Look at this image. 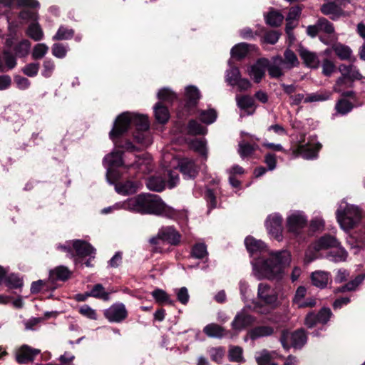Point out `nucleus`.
<instances>
[{
	"label": "nucleus",
	"mask_w": 365,
	"mask_h": 365,
	"mask_svg": "<svg viewBox=\"0 0 365 365\" xmlns=\"http://www.w3.org/2000/svg\"><path fill=\"white\" fill-rule=\"evenodd\" d=\"M130 127H135L133 135L135 142L143 147H148L153 143V138L149 131V121L147 116L136 113H123L116 118L113 129L109 133L110 139L116 147L125 151H135L137 148L128 140L118 139Z\"/></svg>",
	"instance_id": "f257e3e1"
},
{
	"label": "nucleus",
	"mask_w": 365,
	"mask_h": 365,
	"mask_svg": "<svg viewBox=\"0 0 365 365\" xmlns=\"http://www.w3.org/2000/svg\"><path fill=\"white\" fill-rule=\"evenodd\" d=\"M291 262L290 252L286 250L272 252L267 259L253 260L252 274L258 279L279 281L283 277L284 269Z\"/></svg>",
	"instance_id": "f03ea898"
},
{
	"label": "nucleus",
	"mask_w": 365,
	"mask_h": 365,
	"mask_svg": "<svg viewBox=\"0 0 365 365\" xmlns=\"http://www.w3.org/2000/svg\"><path fill=\"white\" fill-rule=\"evenodd\" d=\"M122 209L140 214H151L173 218L177 212L156 195L140 194L120 202Z\"/></svg>",
	"instance_id": "7ed1b4c3"
},
{
	"label": "nucleus",
	"mask_w": 365,
	"mask_h": 365,
	"mask_svg": "<svg viewBox=\"0 0 365 365\" xmlns=\"http://www.w3.org/2000/svg\"><path fill=\"white\" fill-rule=\"evenodd\" d=\"M336 219L343 229L353 228L361 220V214L359 207L353 205L341 203L336 212Z\"/></svg>",
	"instance_id": "20e7f679"
},
{
	"label": "nucleus",
	"mask_w": 365,
	"mask_h": 365,
	"mask_svg": "<svg viewBox=\"0 0 365 365\" xmlns=\"http://www.w3.org/2000/svg\"><path fill=\"white\" fill-rule=\"evenodd\" d=\"M280 342L284 349H289L291 346L301 348L307 341V336L302 329L290 333L288 330L282 331Z\"/></svg>",
	"instance_id": "39448f33"
},
{
	"label": "nucleus",
	"mask_w": 365,
	"mask_h": 365,
	"mask_svg": "<svg viewBox=\"0 0 365 365\" xmlns=\"http://www.w3.org/2000/svg\"><path fill=\"white\" fill-rule=\"evenodd\" d=\"M257 299L271 308H275L279 304L277 290L267 283L261 282L258 284Z\"/></svg>",
	"instance_id": "423d86ee"
},
{
	"label": "nucleus",
	"mask_w": 365,
	"mask_h": 365,
	"mask_svg": "<svg viewBox=\"0 0 365 365\" xmlns=\"http://www.w3.org/2000/svg\"><path fill=\"white\" fill-rule=\"evenodd\" d=\"M103 315L111 323H121L127 319L128 312L123 303L116 302L105 309Z\"/></svg>",
	"instance_id": "0eeeda50"
},
{
	"label": "nucleus",
	"mask_w": 365,
	"mask_h": 365,
	"mask_svg": "<svg viewBox=\"0 0 365 365\" xmlns=\"http://www.w3.org/2000/svg\"><path fill=\"white\" fill-rule=\"evenodd\" d=\"M266 228L274 239L280 242L282 240V217L274 213L267 217L265 222Z\"/></svg>",
	"instance_id": "6e6552de"
},
{
	"label": "nucleus",
	"mask_w": 365,
	"mask_h": 365,
	"mask_svg": "<svg viewBox=\"0 0 365 365\" xmlns=\"http://www.w3.org/2000/svg\"><path fill=\"white\" fill-rule=\"evenodd\" d=\"M307 223V217L302 212L296 211L287 218V227L289 232L299 235Z\"/></svg>",
	"instance_id": "1a4fd4ad"
},
{
	"label": "nucleus",
	"mask_w": 365,
	"mask_h": 365,
	"mask_svg": "<svg viewBox=\"0 0 365 365\" xmlns=\"http://www.w3.org/2000/svg\"><path fill=\"white\" fill-rule=\"evenodd\" d=\"M343 6L334 1H328L323 4L320 7L321 12L328 16L331 20L336 21L341 17H346L349 16V13L345 11Z\"/></svg>",
	"instance_id": "9d476101"
},
{
	"label": "nucleus",
	"mask_w": 365,
	"mask_h": 365,
	"mask_svg": "<svg viewBox=\"0 0 365 365\" xmlns=\"http://www.w3.org/2000/svg\"><path fill=\"white\" fill-rule=\"evenodd\" d=\"M40 353V349L24 344L16 349L15 359L19 364H27L34 361V358Z\"/></svg>",
	"instance_id": "9b49d317"
},
{
	"label": "nucleus",
	"mask_w": 365,
	"mask_h": 365,
	"mask_svg": "<svg viewBox=\"0 0 365 365\" xmlns=\"http://www.w3.org/2000/svg\"><path fill=\"white\" fill-rule=\"evenodd\" d=\"M104 161L108 164L109 168L107 170V179L110 183H113L110 181L113 176L115 175L113 170L115 168L125 166L123 163V153L120 151H115L104 158Z\"/></svg>",
	"instance_id": "f8f14e48"
},
{
	"label": "nucleus",
	"mask_w": 365,
	"mask_h": 365,
	"mask_svg": "<svg viewBox=\"0 0 365 365\" xmlns=\"http://www.w3.org/2000/svg\"><path fill=\"white\" fill-rule=\"evenodd\" d=\"M125 168H133L137 170L138 173L143 175L149 173L152 169V158L148 154L142 155H135V162L132 164L125 166Z\"/></svg>",
	"instance_id": "ddd939ff"
},
{
	"label": "nucleus",
	"mask_w": 365,
	"mask_h": 365,
	"mask_svg": "<svg viewBox=\"0 0 365 365\" xmlns=\"http://www.w3.org/2000/svg\"><path fill=\"white\" fill-rule=\"evenodd\" d=\"M275 356V353L269 352V351L264 349L259 352L255 358L258 365H277V364L274 362ZM296 358L289 356L284 365H296Z\"/></svg>",
	"instance_id": "4468645a"
},
{
	"label": "nucleus",
	"mask_w": 365,
	"mask_h": 365,
	"mask_svg": "<svg viewBox=\"0 0 365 365\" xmlns=\"http://www.w3.org/2000/svg\"><path fill=\"white\" fill-rule=\"evenodd\" d=\"M321 148L322 145L319 143L314 145L309 144L299 145L296 149L293 150V155L295 156L300 155L307 160L314 159L317 157Z\"/></svg>",
	"instance_id": "2eb2a0df"
},
{
	"label": "nucleus",
	"mask_w": 365,
	"mask_h": 365,
	"mask_svg": "<svg viewBox=\"0 0 365 365\" xmlns=\"http://www.w3.org/2000/svg\"><path fill=\"white\" fill-rule=\"evenodd\" d=\"M255 319L254 316L246 313L245 310H242L236 314L232 322V328L236 331H242L254 324Z\"/></svg>",
	"instance_id": "dca6fc26"
},
{
	"label": "nucleus",
	"mask_w": 365,
	"mask_h": 365,
	"mask_svg": "<svg viewBox=\"0 0 365 365\" xmlns=\"http://www.w3.org/2000/svg\"><path fill=\"white\" fill-rule=\"evenodd\" d=\"M178 167L185 179H193L198 174V167L195 161L191 159H181Z\"/></svg>",
	"instance_id": "f3484780"
},
{
	"label": "nucleus",
	"mask_w": 365,
	"mask_h": 365,
	"mask_svg": "<svg viewBox=\"0 0 365 365\" xmlns=\"http://www.w3.org/2000/svg\"><path fill=\"white\" fill-rule=\"evenodd\" d=\"M159 237L171 245H178L181 241V235L172 226L163 227L159 230Z\"/></svg>",
	"instance_id": "a211bd4d"
},
{
	"label": "nucleus",
	"mask_w": 365,
	"mask_h": 365,
	"mask_svg": "<svg viewBox=\"0 0 365 365\" xmlns=\"http://www.w3.org/2000/svg\"><path fill=\"white\" fill-rule=\"evenodd\" d=\"M268 60L266 58H259L257 62L250 66L248 69V73L253 81L258 83L265 75L266 68L267 67Z\"/></svg>",
	"instance_id": "6ab92c4d"
},
{
	"label": "nucleus",
	"mask_w": 365,
	"mask_h": 365,
	"mask_svg": "<svg viewBox=\"0 0 365 365\" xmlns=\"http://www.w3.org/2000/svg\"><path fill=\"white\" fill-rule=\"evenodd\" d=\"M115 180H117V178L114 175L110 181L115 185V191L123 195H132L136 192L140 186V183L131 180H127L124 182H115Z\"/></svg>",
	"instance_id": "aec40b11"
},
{
	"label": "nucleus",
	"mask_w": 365,
	"mask_h": 365,
	"mask_svg": "<svg viewBox=\"0 0 365 365\" xmlns=\"http://www.w3.org/2000/svg\"><path fill=\"white\" fill-rule=\"evenodd\" d=\"M331 50L338 58L341 61H349L351 62L356 61V58L353 56V51L349 46L336 42L331 45Z\"/></svg>",
	"instance_id": "412c9836"
},
{
	"label": "nucleus",
	"mask_w": 365,
	"mask_h": 365,
	"mask_svg": "<svg viewBox=\"0 0 365 365\" xmlns=\"http://www.w3.org/2000/svg\"><path fill=\"white\" fill-rule=\"evenodd\" d=\"M73 247L76 251V255L80 257H95L96 249L86 241L80 240H74L73 242Z\"/></svg>",
	"instance_id": "4be33fe9"
},
{
	"label": "nucleus",
	"mask_w": 365,
	"mask_h": 365,
	"mask_svg": "<svg viewBox=\"0 0 365 365\" xmlns=\"http://www.w3.org/2000/svg\"><path fill=\"white\" fill-rule=\"evenodd\" d=\"M299 54L306 66L314 69L319 67L320 61L316 53L312 52L304 47H300Z\"/></svg>",
	"instance_id": "5701e85b"
},
{
	"label": "nucleus",
	"mask_w": 365,
	"mask_h": 365,
	"mask_svg": "<svg viewBox=\"0 0 365 365\" xmlns=\"http://www.w3.org/2000/svg\"><path fill=\"white\" fill-rule=\"evenodd\" d=\"M6 45L12 46L14 54L19 58H24L28 56L31 49V42L27 39H23L16 43L11 45V41L7 40Z\"/></svg>",
	"instance_id": "b1692460"
},
{
	"label": "nucleus",
	"mask_w": 365,
	"mask_h": 365,
	"mask_svg": "<svg viewBox=\"0 0 365 365\" xmlns=\"http://www.w3.org/2000/svg\"><path fill=\"white\" fill-rule=\"evenodd\" d=\"M282 57L277 56L272 58V63H267V70L269 76L272 78H279L284 76Z\"/></svg>",
	"instance_id": "393cba45"
},
{
	"label": "nucleus",
	"mask_w": 365,
	"mask_h": 365,
	"mask_svg": "<svg viewBox=\"0 0 365 365\" xmlns=\"http://www.w3.org/2000/svg\"><path fill=\"white\" fill-rule=\"evenodd\" d=\"M338 69L342 76H346L351 81L361 80L363 78L359 69L353 64L346 65L342 63L339 66Z\"/></svg>",
	"instance_id": "a878e982"
},
{
	"label": "nucleus",
	"mask_w": 365,
	"mask_h": 365,
	"mask_svg": "<svg viewBox=\"0 0 365 365\" xmlns=\"http://www.w3.org/2000/svg\"><path fill=\"white\" fill-rule=\"evenodd\" d=\"M339 245L340 243L334 237L330 235H326L317 240L314 244V248L316 250H320L329 247H337Z\"/></svg>",
	"instance_id": "bb28decb"
},
{
	"label": "nucleus",
	"mask_w": 365,
	"mask_h": 365,
	"mask_svg": "<svg viewBox=\"0 0 365 365\" xmlns=\"http://www.w3.org/2000/svg\"><path fill=\"white\" fill-rule=\"evenodd\" d=\"M312 284L318 288L324 289L327 287L329 274L324 271H315L311 275Z\"/></svg>",
	"instance_id": "cd10ccee"
},
{
	"label": "nucleus",
	"mask_w": 365,
	"mask_h": 365,
	"mask_svg": "<svg viewBox=\"0 0 365 365\" xmlns=\"http://www.w3.org/2000/svg\"><path fill=\"white\" fill-rule=\"evenodd\" d=\"M299 61L297 55L292 50L287 48L284 53V58H282V65L285 70H291L292 68L298 66Z\"/></svg>",
	"instance_id": "c85d7f7f"
},
{
	"label": "nucleus",
	"mask_w": 365,
	"mask_h": 365,
	"mask_svg": "<svg viewBox=\"0 0 365 365\" xmlns=\"http://www.w3.org/2000/svg\"><path fill=\"white\" fill-rule=\"evenodd\" d=\"M274 329L270 326H258L249 331L251 339L255 340L260 337L269 336L273 334Z\"/></svg>",
	"instance_id": "c756f323"
},
{
	"label": "nucleus",
	"mask_w": 365,
	"mask_h": 365,
	"mask_svg": "<svg viewBox=\"0 0 365 365\" xmlns=\"http://www.w3.org/2000/svg\"><path fill=\"white\" fill-rule=\"evenodd\" d=\"M245 244L247 251L253 255L257 252H262L265 249V245L262 240H256L252 237H247Z\"/></svg>",
	"instance_id": "7c9ffc66"
},
{
	"label": "nucleus",
	"mask_w": 365,
	"mask_h": 365,
	"mask_svg": "<svg viewBox=\"0 0 365 365\" xmlns=\"http://www.w3.org/2000/svg\"><path fill=\"white\" fill-rule=\"evenodd\" d=\"M185 96L186 106L188 108L195 106L200 97L199 90L192 86H190L186 88Z\"/></svg>",
	"instance_id": "2f4dec72"
},
{
	"label": "nucleus",
	"mask_w": 365,
	"mask_h": 365,
	"mask_svg": "<svg viewBox=\"0 0 365 365\" xmlns=\"http://www.w3.org/2000/svg\"><path fill=\"white\" fill-rule=\"evenodd\" d=\"M347 256V252L339 245L335 250L329 251L326 257L331 262H341L346 261Z\"/></svg>",
	"instance_id": "473e14b6"
},
{
	"label": "nucleus",
	"mask_w": 365,
	"mask_h": 365,
	"mask_svg": "<svg viewBox=\"0 0 365 365\" xmlns=\"http://www.w3.org/2000/svg\"><path fill=\"white\" fill-rule=\"evenodd\" d=\"M154 113L156 120L161 124L167 123L170 118L168 108L160 102L154 106Z\"/></svg>",
	"instance_id": "72a5a7b5"
},
{
	"label": "nucleus",
	"mask_w": 365,
	"mask_h": 365,
	"mask_svg": "<svg viewBox=\"0 0 365 365\" xmlns=\"http://www.w3.org/2000/svg\"><path fill=\"white\" fill-rule=\"evenodd\" d=\"M204 333L211 338H222L225 335V329L217 324H209L203 329Z\"/></svg>",
	"instance_id": "f704fd0d"
},
{
	"label": "nucleus",
	"mask_w": 365,
	"mask_h": 365,
	"mask_svg": "<svg viewBox=\"0 0 365 365\" xmlns=\"http://www.w3.org/2000/svg\"><path fill=\"white\" fill-rule=\"evenodd\" d=\"M147 187L152 191L161 192L165 189V183L161 177H150L146 182Z\"/></svg>",
	"instance_id": "c9c22d12"
},
{
	"label": "nucleus",
	"mask_w": 365,
	"mask_h": 365,
	"mask_svg": "<svg viewBox=\"0 0 365 365\" xmlns=\"http://www.w3.org/2000/svg\"><path fill=\"white\" fill-rule=\"evenodd\" d=\"M283 19L284 16L280 12L274 10H271L265 16L266 23L272 27H277L280 26L283 21Z\"/></svg>",
	"instance_id": "e433bc0d"
},
{
	"label": "nucleus",
	"mask_w": 365,
	"mask_h": 365,
	"mask_svg": "<svg viewBox=\"0 0 365 365\" xmlns=\"http://www.w3.org/2000/svg\"><path fill=\"white\" fill-rule=\"evenodd\" d=\"M228 358L232 362H245L242 348L238 346H231L228 351Z\"/></svg>",
	"instance_id": "4c0bfd02"
},
{
	"label": "nucleus",
	"mask_w": 365,
	"mask_h": 365,
	"mask_svg": "<svg viewBox=\"0 0 365 365\" xmlns=\"http://www.w3.org/2000/svg\"><path fill=\"white\" fill-rule=\"evenodd\" d=\"M70 271L64 266H59L50 272V277L53 279L65 281L70 277Z\"/></svg>",
	"instance_id": "58836bf2"
},
{
	"label": "nucleus",
	"mask_w": 365,
	"mask_h": 365,
	"mask_svg": "<svg viewBox=\"0 0 365 365\" xmlns=\"http://www.w3.org/2000/svg\"><path fill=\"white\" fill-rule=\"evenodd\" d=\"M73 36L74 31L72 29L61 26L52 38L53 41L68 40L72 38Z\"/></svg>",
	"instance_id": "ea45409f"
},
{
	"label": "nucleus",
	"mask_w": 365,
	"mask_h": 365,
	"mask_svg": "<svg viewBox=\"0 0 365 365\" xmlns=\"http://www.w3.org/2000/svg\"><path fill=\"white\" fill-rule=\"evenodd\" d=\"M152 296L159 304L165 303L170 305L174 304V301L171 299L170 297L163 289H155L152 292Z\"/></svg>",
	"instance_id": "a19ab883"
},
{
	"label": "nucleus",
	"mask_w": 365,
	"mask_h": 365,
	"mask_svg": "<svg viewBox=\"0 0 365 365\" xmlns=\"http://www.w3.org/2000/svg\"><path fill=\"white\" fill-rule=\"evenodd\" d=\"M89 294L91 297L101 299L104 301H108L109 299V293L105 291V289L101 284H95L89 292Z\"/></svg>",
	"instance_id": "79ce46f5"
},
{
	"label": "nucleus",
	"mask_w": 365,
	"mask_h": 365,
	"mask_svg": "<svg viewBox=\"0 0 365 365\" xmlns=\"http://www.w3.org/2000/svg\"><path fill=\"white\" fill-rule=\"evenodd\" d=\"M249 45L246 43H240L237 45H235L232 49H231V55L233 58H236L237 59H242L243 58L247 53H248Z\"/></svg>",
	"instance_id": "37998d69"
},
{
	"label": "nucleus",
	"mask_w": 365,
	"mask_h": 365,
	"mask_svg": "<svg viewBox=\"0 0 365 365\" xmlns=\"http://www.w3.org/2000/svg\"><path fill=\"white\" fill-rule=\"evenodd\" d=\"M27 35L36 41H40L43 38V34L42 29L38 24H31L28 27Z\"/></svg>",
	"instance_id": "c03bdc74"
},
{
	"label": "nucleus",
	"mask_w": 365,
	"mask_h": 365,
	"mask_svg": "<svg viewBox=\"0 0 365 365\" xmlns=\"http://www.w3.org/2000/svg\"><path fill=\"white\" fill-rule=\"evenodd\" d=\"M208 255L207 246L204 243H197L193 245L191 256L195 259H203Z\"/></svg>",
	"instance_id": "a18cd8bd"
},
{
	"label": "nucleus",
	"mask_w": 365,
	"mask_h": 365,
	"mask_svg": "<svg viewBox=\"0 0 365 365\" xmlns=\"http://www.w3.org/2000/svg\"><path fill=\"white\" fill-rule=\"evenodd\" d=\"M241 78L239 68L235 66H230L226 72V81L231 86H235L236 82Z\"/></svg>",
	"instance_id": "49530a36"
},
{
	"label": "nucleus",
	"mask_w": 365,
	"mask_h": 365,
	"mask_svg": "<svg viewBox=\"0 0 365 365\" xmlns=\"http://www.w3.org/2000/svg\"><path fill=\"white\" fill-rule=\"evenodd\" d=\"M48 51V47L45 43H37L34 46L31 53L34 60L43 58Z\"/></svg>",
	"instance_id": "de8ad7c7"
},
{
	"label": "nucleus",
	"mask_w": 365,
	"mask_h": 365,
	"mask_svg": "<svg viewBox=\"0 0 365 365\" xmlns=\"http://www.w3.org/2000/svg\"><path fill=\"white\" fill-rule=\"evenodd\" d=\"M188 132L192 135H204L207 132L205 127L202 126L195 120H191L187 125Z\"/></svg>",
	"instance_id": "09e8293b"
},
{
	"label": "nucleus",
	"mask_w": 365,
	"mask_h": 365,
	"mask_svg": "<svg viewBox=\"0 0 365 365\" xmlns=\"http://www.w3.org/2000/svg\"><path fill=\"white\" fill-rule=\"evenodd\" d=\"M317 24L319 31H323L327 34H331L334 32V27L333 24L326 18H319Z\"/></svg>",
	"instance_id": "8fccbe9b"
},
{
	"label": "nucleus",
	"mask_w": 365,
	"mask_h": 365,
	"mask_svg": "<svg viewBox=\"0 0 365 365\" xmlns=\"http://www.w3.org/2000/svg\"><path fill=\"white\" fill-rule=\"evenodd\" d=\"M217 113L214 109L202 110L200 113V120L205 124H211L215 121Z\"/></svg>",
	"instance_id": "3c124183"
},
{
	"label": "nucleus",
	"mask_w": 365,
	"mask_h": 365,
	"mask_svg": "<svg viewBox=\"0 0 365 365\" xmlns=\"http://www.w3.org/2000/svg\"><path fill=\"white\" fill-rule=\"evenodd\" d=\"M3 55L5 61V71L13 69L16 66V56L9 50H4Z\"/></svg>",
	"instance_id": "603ef678"
},
{
	"label": "nucleus",
	"mask_w": 365,
	"mask_h": 365,
	"mask_svg": "<svg viewBox=\"0 0 365 365\" xmlns=\"http://www.w3.org/2000/svg\"><path fill=\"white\" fill-rule=\"evenodd\" d=\"M4 282L7 287L13 289L20 288L23 285L22 279L15 274L7 275Z\"/></svg>",
	"instance_id": "864d4df0"
},
{
	"label": "nucleus",
	"mask_w": 365,
	"mask_h": 365,
	"mask_svg": "<svg viewBox=\"0 0 365 365\" xmlns=\"http://www.w3.org/2000/svg\"><path fill=\"white\" fill-rule=\"evenodd\" d=\"M56 68L54 61L51 58H46L43 62L41 75L45 78H50Z\"/></svg>",
	"instance_id": "5fc2aeb1"
},
{
	"label": "nucleus",
	"mask_w": 365,
	"mask_h": 365,
	"mask_svg": "<svg viewBox=\"0 0 365 365\" xmlns=\"http://www.w3.org/2000/svg\"><path fill=\"white\" fill-rule=\"evenodd\" d=\"M68 50V47L60 43H56L52 46V54L58 58H63Z\"/></svg>",
	"instance_id": "6e6d98bb"
},
{
	"label": "nucleus",
	"mask_w": 365,
	"mask_h": 365,
	"mask_svg": "<svg viewBox=\"0 0 365 365\" xmlns=\"http://www.w3.org/2000/svg\"><path fill=\"white\" fill-rule=\"evenodd\" d=\"M255 151V148L249 143L242 142L239 143L238 153L241 158H245L251 155Z\"/></svg>",
	"instance_id": "4d7b16f0"
},
{
	"label": "nucleus",
	"mask_w": 365,
	"mask_h": 365,
	"mask_svg": "<svg viewBox=\"0 0 365 365\" xmlns=\"http://www.w3.org/2000/svg\"><path fill=\"white\" fill-rule=\"evenodd\" d=\"M191 146L194 150L199 153L205 159L207 158V150L205 142L204 140H195L191 143Z\"/></svg>",
	"instance_id": "13d9d810"
},
{
	"label": "nucleus",
	"mask_w": 365,
	"mask_h": 365,
	"mask_svg": "<svg viewBox=\"0 0 365 365\" xmlns=\"http://www.w3.org/2000/svg\"><path fill=\"white\" fill-rule=\"evenodd\" d=\"M329 98V95L326 93L317 92L309 93L304 99V103H313L324 101Z\"/></svg>",
	"instance_id": "bf43d9fd"
},
{
	"label": "nucleus",
	"mask_w": 365,
	"mask_h": 365,
	"mask_svg": "<svg viewBox=\"0 0 365 365\" xmlns=\"http://www.w3.org/2000/svg\"><path fill=\"white\" fill-rule=\"evenodd\" d=\"M237 103L241 109H248L254 106V99L250 96L237 97Z\"/></svg>",
	"instance_id": "052dcab7"
},
{
	"label": "nucleus",
	"mask_w": 365,
	"mask_h": 365,
	"mask_svg": "<svg viewBox=\"0 0 365 365\" xmlns=\"http://www.w3.org/2000/svg\"><path fill=\"white\" fill-rule=\"evenodd\" d=\"M39 70V63H30L26 64L23 68L22 72L24 74L29 77H35Z\"/></svg>",
	"instance_id": "680f3d73"
},
{
	"label": "nucleus",
	"mask_w": 365,
	"mask_h": 365,
	"mask_svg": "<svg viewBox=\"0 0 365 365\" xmlns=\"http://www.w3.org/2000/svg\"><path fill=\"white\" fill-rule=\"evenodd\" d=\"M322 73L325 76H330L334 72L336 66L333 61L328 58L322 61Z\"/></svg>",
	"instance_id": "e2e57ef3"
},
{
	"label": "nucleus",
	"mask_w": 365,
	"mask_h": 365,
	"mask_svg": "<svg viewBox=\"0 0 365 365\" xmlns=\"http://www.w3.org/2000/svg\"><path fill=\"white\" fill-rule=\"evenodd\" d=\"M353 106L351 103L347 100H340L336 105V109L338 113L344 115L350 112Z\"/></svg>",
	"instance_id": "0e129e2a"
},
{
	"label": "nucleus",
	"mask_w": 365,
	"mask_h": 365,
	"mask_svg": "<svg viewBox=\"0 0 365 365\" xmlns=\"http://www.w3.org/2000/svg\"><path fill=\"white\" fill-rule=\"evenodd\" d=\"M79 313L83 316L93 320L97 319V314L96 310L92 309L88 304H83L79 308Z\"/></svg>",
	"instance_id": "69168bd1"
},
{
	"label": "nucleus",
	"mask_w": 365,
	"mask_h": 365,
	"mask_svg": "<svg viewBox=\"0 0 365 365\" xmlns=\"http://www.w3.org/2000/svg\"><path fill=\"white\" fill-rule=\"evenodd\" d=\"M158 98L160 100L172 102L176 98L175 94L168 88H163L158 93Z\"/></svg>",
	"instance_id": "338daca9"
},
{
	"label": "nucleus",
	"mask_w": 365,
	"mask_h": 365,
	"mask_svg": "<svg viewBox=\"0 0 365 365\" xmlns=\"http://www.w3.org/2000/svg\"><path fill=\"white\" fill-rule=\"evenodd\" d=\"M280 34L276 31H269L264 34V41L269 44H275L279 38Z\"/></svg>",
	"instance_id": "774afa93"
}]
</instances>
